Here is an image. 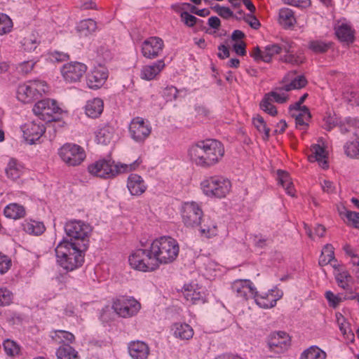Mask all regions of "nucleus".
<instances>
[{"label":"nucleus","mask_w":359,"mask_h":359,"mask_svg":"<svg viewBox=\"0 0 359 359\" xmlns=\"http://www.w3.org/2000/svg\"><path fill=\"white\" fill-rule=\"evenodd\" d=\"M177 241L170 236H162L152 241L149 248L135 250L128 257L131 267L135 270L149 272L160 264L172 262L179 254Z\"/></svg>","instance_id":"1"},{"label":"nucleus","mask_w":359,"mask_h":359,"mask_svg":"<svg viewBox=\"0 0 359 359\" xmlns=\"http://www.w3.org/2000/svg\"><path fill=\"white\" fill-rule=\"evenodd\" d=\"M224 154L223 144L216 140L199 141L189 149L192 161L202 168H210L217 163Z\"/></svg>","instance_id":"2"},{"label":"nucleus","mask_w":359,"mask_h":359,"mask_svg":"<svg viewBox=\"0 0 359 359\" xmlns=\"http://www.w3.org/2000/svg\"><path fill=\"white\" fill-rule=\"evenodd\" d=\"M86 245L72 244L67 239L61 241L55 248V255L59 265L67 271H72L81 267L84 262Z\"/></svg>","instance_id":"3"},{"label":"nucleus","mask_w":359,"mask_h":359,"mask_svg":"<svg viewBox=\"0 0 359 359\" xmlns=\"http://www.w3.org/2000/svg\"><path fill=\"white\" fill-rule=\"evenodd\" d=\"M142 163V160L138 158L134 162L114 164L111 160L101 159L90 164L88 167V172L100 178H111L121 173H126L136 170Z\"/></svg>","instance_id":"4"},{"label":"nucleus","mask_w":359,"mask_h":359,"mask_svg":"<svg viewBox=\"0 0 359 359\" xmlns=\"http://www.w3.org/2000/svg\"><path fill=\"white\" fill-rule=\"evenodd\" d=\"M201 187L205 196L222 198L230 192L231 183L224 177L215 175L204 179L201 183Z\"/></svg>","instance_id":"5"},{"label":"nucleus","mask_w":359,"mask_h":359,"mask_svg":"<svg viewBox=\"0 0 359 359\" xmlns=\"http://www.w3.org/2000/svg\"><path fill=\"white\" fill-rule=\"evenodd\" d=\"M65 231L69 242L72 244H78V246L83 244L88 247L89 237L92 231V227L88 223L81 220H70L65 225Z\"/></svg>","instance_id":"6"},{"label":"nucleus","mask_w":359,"mask_h":359,"mask_svg":"<svg viewBox=\"0 0 359 359\" xmlns=\"http://www.w3.org/2000/svg\"><path fill=\"white\" fill-rule=\"evenodd\" d=\"M59 155L62 160L69 166L80 165L86 158L85 150L81 146L67 143L59 149Z\"/></svg>","instance_id":"7"},{"label":"nucleus","mask_w":359,"mask_h":359,"mask_svg":"<svg viewBox=\"0 0 359 359\" xmlns=\"http://www.w3.org/2000/svg\"><path fill=\"white\" fill-rule=\"evenodd\" d=\"M182 222L186 226L194 227L201 224L203 212L201 205L194 202H184L181 208Z\"/></svg>","instance_id":"8"},{"label":"nucleus","mask_w":359,"mask_h":359,"mask_svg":"<svg viewBox=\"0 0 359 359\" xmlns=\"http://www.w3.org/2000/svg\"><path fill=\"white\" fill-rule=\"evenodd\" d=\"M33 111L43 121L50 122L56 120L57 116L60 114L62 109L57 105L55 100L45 99L35 104Z\"/></svg>","instance_id":"9"},{"label":"nucleus","mask_w":359,"mask_h":359,"mask_svg":"<svg viewBox=\"0 0 359 359\" xmlns=\"http://www.w3.org/2000/svg\"><path fill=\"white\" fill-rule=\"evenodd\" d=\"M151 133V127L148 121L138 116L132 119L129 125V133L134 141L142 143L149 137Z\"/></svg>","instance_id":"10"},{"label":"nucleus","mask_w":359,"mask_h":359,"mask_svg":"<svg viewBox=\"0 0 359 359\" xmlns=\"http://www.w3.org/2000/svg\"><path fill=\"white\" fill-rule=\"evenodd\" d=\"M140 307V304L133 297H121L114 301L113 304V309L116 313L123 318L135 315Z\"/></svg>","instance_id":"11"},{"label":"nucleus","mask_w":359,"mask_h":359,"mask_svg":"<svg viewBox=\"0 0 359 359\" xmlns=\"http://www.w3.org/2000/svg\"><path fill=\"white\" fill-rule=\"evenodd\" d=\"M87 70L86 65L72 62L63 65L61 73L64 79L68 83H75L79 81Z\"/></svg>","instance_id":"12"},{"label":"nucleus","mask_w":359,"mask_h":359,"mask_svg":"<svg viewBox=\"0 0 359 359\" xmlns=\"http://www.w3.org/2000/svg\"><path fill=\"white\" fill-rule=\"evenodd\" d=\"M164 47L163 41L157 36H151L144 40L142 44V53L148 59L157 57Z\"/></svg>","instance_id":"13"},{"label":"nucleus","mask_w":359,"mask_h":359,"mask_svg":"<svg viewBox=\"0 0 359 359\" xmlns=\"http://www.w3.org/2000/svg\"><path fill=\"white\" fill-rule=\"evenodd\" d=\"M290 341V337L286 332H274L269 336L268 346L270 351L276 354L282 353L289 348Z\"/></svg>","instance_id":"14"},{"label":"nucleus","mask_w":359,"mask_h":359,"mask_svg":"<svg viewBox=\"0 0 359 359\" xmlns=\"http://www.w3.org/2000/svg\"><path fill=\"white\" fill-rule=\"evenodd\" d=\"M22 130L25 140L32 144L39 140L46 129L41 121H34L25 123L22 126Z\"/></svg>","instance_id":"15"},{"label":"nucleus","mask_w":359,"mask_h":359,"mask_svg":"<svg viewBox=\"0 0 359 359\" xmlns=\"http://www.w3.org/2000/svg\"><path fill=\"white\" fill-rule=\"evenodd\" d=\"M231 288L238 297L245 300L249 298H253L257 292V289L253 285V283L248 279L236 280L233 282Z\"/></svg>","instance_id":"16"},{"label":"nucleus","mask_w":359,"mask_h":359,"mask_svg":"<svg viewBox=\"0 0 359 359\" xmlns=\"http://www.w3.org/2000/svg\"><path fill=\"white\" fill-rule=\"evenodd\" d=\"M283 294L281 290L276 288L264 294H258L257 291L253 298L259 307L269 309L276 306L277 301L282 297Z\"/></svg>","instance_id":"17"},{"label":"nucleus","mask_w":359,"mask_h":359,"mask_svg":"<svg viewBox=\"0 0 359 359\" xmlns=\"http://www.w3.org/2000/svg\"><path fill=\"white\" fill-rule=\"evenodd\" d=\"M108 77L107 69L102 66L95 67L86 77L88 86L91 89L100 88Z\"/></svg>","instance_id":"18"},{"label":"nucleus","mask_w":359,"mask_h":359,"mask_svg":"<svg viewBox=\"0 0 359 359\" xmlns=\"http://www.w3.org/2000/svg\"><path fill=\"white\" fill-rule=\"evenodd\" d=\"M165 67V64L163 60H158L151 65H144L141 68L140 76L145 81L156 79Z\"/></svg>","instance_id":"19"},{"label":"nucleus","mask_w":359,"mask_h":359,"mask_svg":"<svg viewBox=\"0 0 359 359\" xmlns=\"http://www.w3.org/2000/svg\"><path fill=\"white\" fill-rule=\"evenodd\" d=\"M282 51L280 45L273 43L266 46L263 50L259 47L254 49L252 57L255 60H262L265 62H271L272 57Z\"/></svg>","instance_id":"20"},{"label":"nucleus","mask_w":359,"mask_h":359,"mask_svg":"<svg viewBox=\"0 0 359 359\" xmlns=\"http://www.w3.org/2000/svg\"><path fill=\"white\" fill-rule=\"evenodd\" d=\"M128 348L133 359H147L150 352L149 346L142 341H131Z\"/></svg>","instance_id":"21"},{"label":"nucleus","mask_w":359,"mask_h":359,"mask_svg":"<svg viewBox=\"0 0 359 359\" xmlns=\"http://www.w3.org/2000/svg\"><path fill=\"white\" fill-rule=\"evenodd\" d=\"M127 187L133 196H140L147 189V186L141 176L131 174L128 178Z\"/></svg>","instance_id":"22"},{"label":"nucleus","mask_w":359,"mask_h":359,"mask_svg":"<svg viewBox=\"0 0 359 359\" xmlns=\"http://www.w3.org/2000/svg\"><path fill=\"white\" fill-rule=\"evenodd\" d=\"M17 97L24 103H29L37 99L29 81L18 86Z\"/></svg>","instance_id":"23"},{"label":"nucleus","mask_w":359,"mask_h":359,"mask_svg":"<svg viewBox=\"0 0 359 359\" xmlns=\"http://www.w3.org/2000/svg\"><path fill=\"white\" fill-rule=\"evenodd\" d=\"M104 109V102L100 98H93L88 100L85 106L86 114L90 118L99 117Z\"/></svg>","instance_id":"24"},{"label":"nucleus","mask_w":359,"mask_h":359,"mask_svg":"<svg viewBox=\"0 0 359 359\" xmlns=\"http://www.w3.org/2000/svg\"><path fill=\"white\" fill-rule=\"evenodd\" d=\"M183 294L186 300L193 304L205 302L204 292L201 291V288H196L194 285L185 287Z\"/></svg>","instance_id":"25"},{"label":"nucleus","mask_w":359,"mask_h":359,"mask_svg":"<svg viewBox=\"0 0 359 359\" xmlns=\"http://www.w3.org/2000/svg\"><path fill=\"white\" fill-rule=\"evenodd\" d=\"M292 117L295 119L296 128L299 130H306L311 118V114L306 106H303V111H296Z\"/></svg>","instance_id":"26"},{"label":"nucleus","mask_w":359,"mask_h":359,"mask_svg":"<svg viewBox=\"0 0 359 359\" xmlns=\"http://www.w3.org/2000/svg\"><path fill=\"white\" fill-rule=\"evenodd\" d=\"M335 34L337 38L342 42H346L348 44L354 41V31L351 29V26L346 23L336 26Z\"/></svg>","instance_id":"27"},{"label":"nucleus","mask_w":359,"mask_h":359,"mask_svg":"<svg viewBox=\"0 0 359 359\" xmlns=\"http://www.w3.org/2000/svg\"><path fill=\"white\" fill-rule=\"evenodd\" d=\"M174 336L182 340H189L193 337L194 330L187 323H177L173 325Z\"/></svg>","instance_id":"28"},{"label":"nucleus","mask_w":359,"mask_h":359,"mask_svg":"<svg viewBox=\"0 0 359 359\" xmlns=\"http://www.w3.org/2000/svg\"><path fill=\"white\" fill-rule=\"evenodd\" d=\"M278 22L285 29L292 28L296 23L294 12L287 8H281L279 11Z\"/></svg>","instance_id":"29"},{"label":"nucleus","mask_w":359,"mask_h":359,"mask_svg":"<svg viewBox=\"0 0 359 359\" xmlns=\"http://www.w3.org/2000/svg\"><path fill=\"white\" fill-rule=\"evenodd\" d=\"M114 135V128L107 124L99 128L95 133V138L98 143L107 145L110 143Z\"/></svg>","instance_id":"30"},{"label":"nucleus","mask_w":359,"mask_h":359,"mask_svg":"<svg viewBox=\"0 0 359 359\" xmlns=\"http://www.w3.org/2000/svg\"><path fill=\"white\" fill-rule=\"evenodd\" d=\"M4 215L11 219H18L25 216L26 212L24 206L18 203H10L4 210Z\"/></svg>","instance_id":"31"},{"label":"nucleus","mask_w":359,"mask_h":359,"mask_svg":"<svg viewBox=\"0 0 359 359\" xmlns=\"http://www.w3.org/2000/svg\"><path fill=\"white\" fill-rule=\"evenodd\" d=\"M51 338L55 343L62 344V345H69L75 340V337L72 332L62 330H55L51 335Z\"/></svg>","instance_id":"32"},{"label":"nucleus","mask_w":359,"mask_h":359,"mask_svg":"<svg viewBox=\"0 0 359 359\" xmlns=\"http://www.w3.org/2000/svg\"><path fill=\"white\" fill-rule=\"evenodd\" d=\"M57 359H79L78 352L70 345H61L56 350Z\"/></svg>","instance_id":"33"},{"label":"nucleus","mask_w":359,"mask_h":359,"mask_svg":"<svg viewBox=\"0 0 359 359\" xmlns=\"http://www.w3.org/2000/svg\"><path fill=\"white\" fill-rule=\"evenodd\" d=\"M22 226L23 230L29 234L40 235L45 231L43 224L34 220H25Z\"/></svg>","instance_id":"34"},{"label":"nucleus","mask_w":359,"mask_h":359,"mask_svg":"<svg viewBox=\"0 0 359 359\" xmlns=\"http://www.w3.org/2000/svg\"><path fill=\"white\" fill-rule=\"evenodd\" d=\"M22 165L15 159H11L6 168V173L12 180L18 179L22 172Z\"/></svg>","instance_id":"35"},{"label":"nucleus","mask_w":359,"mask_h":359,"mask_svg":"<svg viewBox=\"0 0 359 359\" xmlns=\"http://www.w3.org/2000/svg\"><path fill=\"white\" fill-rule=\"evenodd\" d=\"M252 123L257 130L262 133L264 141H268L270 136V128L266 126L263 117L257 114L252 118Z\"/></svg>","instance_id":"36"},{"label":"nucleus","mask_w":359,"mask_h":359,"mask_svg":"<svg viewBox=\"0 0 359 359\" xmlns=\"http://www.w3.org/2000/svg\"><path fill=\"white\" fill-rule=\"evenodd\" d=\"M311 151L312 152V156L310 158L313 157L323 168L325 169L328 168V163L326 161L327 156L325 150L323 147L319 144H315L311 147Z\"/></svg>","instance_id":"37"},{"label":"nucleus","mask_w":359,"mask_h":359,"mask_svg":"<svg viewBox=\"0 0 359 359\" xmlns=\"http://www.w3.org/2000/svg\"><path fill=\"white\" fill-rule=\"evenodd\" d=\"M332 262H337L334 259V248L332 245L327 244L322 250L319 258V264L320 266H325L328 264H332Z\"/></svg>","instance_id":"38"},{"label":"nucleus","mask_w":359,"mask_h":359,"mask_svg":"<svg viewBox=\"0 0 359 359\" xmlns=\"http://www.w3.org/2000/svg\"><path fill=\"white\" fill-rule=\"evenodd\" d=\"M96 29V22L90 18L81 20L76 27L78 32L84 36L95 32Z\"/></svg>","instance_id":"39"},{"label":"nucleus","mask_w":359,"mask_h":359,"mask_svg":"<svg viewBox=\"0 0 359 359\" xmlns=\"http://www.w3.org/2000/svg\"><path fill=\"white\" fill-rule=\"evenodd\" d=\"M326 353L318 346H312L305 350L300 359H325Z\"/></svg>","instance_id":"40"},{"label":"nucleus","mask_w":359,"mask_h":359,"mask_svg":"<svg viewBox=\"0 0 359 359\" xmlns=\"http://www.w3.org/2000/svg\"><path fill=\"white\" fill-rule=\"evenodd\" d=\"M20 43L25 51L30 52L36 48L39 44V40L37 36L34 33H29L23 38Z\"/></svg>","instance_id":"41"},{"label":"nucleus","mask_w":359,"mask_h":359,"mask_svg":"<svg viewBox=\"0 0 359 359\" xmlns=\"http://www.w3.org/2000/svg\"><path fill=\"white\" fill-rule=\"evenodd\" d=\"M4 349L8 356L15 357L20 355V347L14 341L11 339H6L3 342Z\"/></svg>","instance_id":"42"},{"label":"nucleus","mask_w":359,"mask_h":359,"mask_svg":"<svg viewBox=\"0 0 359 359\" xmlns=\"http://www.w3.org/2000/svg\"><path fill=\"white\" fill-rule=\"evenodd\" d=\"M337 285L341 288L348 290H351V285L349 282L351 280V276L349 273L346 271L338 273L335 276Z\"/></svg>","instance_id":"43"},{"label":"nucleus","mask_w":359,"mask_h":359,"mask_svg":"<svg viewBox=\"0 0 359 359\" xmlns=\"http://www.w3.org/2000/svg\"><path fill=\"white\" fill-rule=\"evenodd\" d=\"M331 43H326L320 40L310 41L309 48L316 53H326L331 47Z\"/></svg>","instance_id":"44"},{"label":"nucleus","mask_w":359,"mask_h":359,"mask_svg":"<svg viewBox=\"0 0 359 359\" xmlns=\"http://www.w3.org/2000/svg\"><path fill=\"white\" fill-rule=\"evenodd\" d=\"M345 153L351 158H359V137L344 146Z\"/></svg>","instance_id":"45"},{"label":"nucleus","mask_w":359,"mask_h":359,"mask_svg":"<svg viewBox=\"0 0 359 359\" xmlns=\"http://www.w3.org/2000/svg\"><path fill=\"white\" fill-rule=\"evenodd\" d=\"M286 92L284 89V86L282 88H278L276 91H271L269 93L266 94V95H269V97L272 99V101H275L277 103L283 104L285 103L287 99L288 96L286 94Z\"/></svg>","instance_id":"46"},{"label":"nucleus","mask_w":359,"mask_h":359,"mask_svg":"<svg viewBox=\"0 0 359 359\" xmlns=\"http://www.w3.org/2000/svg\"><path fill=\"white\" fill-rule=\"evenodd\" d=\"M272 99L269 95H264V98L260 102V108L268 113L269 114L274 116L277 114V110L275 106L271 103Z\"/></svg>","instance_id":"47"},{"label":"nucleus","mask_w":359,"mask_h":359,"mask_svg":"<svg viewBox=\"0 0 359 359\" xmlns=\"http://www.w3.org/2000/svg\"><path fill=\"white\" fill-rule=\"evenodd\" d=\"M201 225V231L202 233H206L208 237L213 236L217 234V225L210 219L203 220V224Z\"/></svg>","instance_id":"48"},{"label":"nucleus","mask_w":359,"mask_h":359,"mask_svg":"<svg viewBox=\"0 0 359 359\" xmlns=\"http://www.w3.org/2000/svg\"><path fill=\"white\" fill-rule=\"evenodd\" d=\"M13 299V294L7 287H0V306H9Z\"/></svg>","instance_id":"49"},{"label":"nucleus","mask_w":359,"mask_h":359,"mask_svg":"<svg viewBox=\"0 0 359 359\" xmlns=\"http://www.w3.org/2000/svg\"><path fill=\"white\" fill-rule=\"evenodd\" d=\"M13 27L11 19L6 14H0V35L5 34L11 32Z\"/></svg>","instance_id":"50"},{"label":"nucleus","mask_w":359,"mask_h":359,"mask_svg":"<svg viewBox=\"0 0 359 359\" xmlns=\"http://www.w3.org/2000/svg\"><path fill=\"white\" fill-rule=\"evenodd\" d=\"M307 83V80L304 76H298L294 79L290 83L285 85V91H290L292 89H300L304 87Z\"/></svg>","instance_id":"51"},{"label":"nucleus","mask_w":359,"mask_h":359,"mask_svg":"<svg viewBox=\"0 0 359 359\" xmlns=\"http://www.w3.org/2000/svg\"><path fill=\"white\" fill-rule=\"evenodd\" d=\"M33 87V90L38 98L39 96H41L43 93H45L48 90V87L44 81H41L39 80L29 81Z\"/></svg>","instance_id":"52"},{"label":"nucleus","mask_w":359,"mask_h":359,"mask_svg":"<svg viewBox=\"0 0 359 359\" xmlns=\"http://www.w3.org/2000/svg\"><path fill=\"white\" fill-rule=\"evenodd\" d=\"M304 57L302 55H296L292 53L285 54L282 57L281 60L284 62L289 63L293 65H299L304 62Z\"/></svg>","instance_id":"53"},{"label":"nucleus","mask_w":359,"mask_h":359,"mask_svg":"<svg viewBox=\"0 0 359 359\" xmlns=\"http://www.w3.org/2000/svg\"><path fill=\"white\" fill-rule=\"evenodd\" d=\"M325 297L327 299L330 306L334 308L337 307L340 302H343L341 294H334L331 291H327L325 292Z\"/></svg>","instance_id":"54"},{"label":"nucleus","mask_w":359,"mask_h":359,"mask_svg":"<svg viewBox=\"0 0 359 359\" xmlns=\"http://www.w3.org/2000/svg\"><path fill=\"white\" fill-rule=\"evenodd\" d=\"M11 265V259L8 256L0 253V274L6 273Z\"/></svg>","instance_id":"55"},{"label":"nucleus","mask_w":359,"mask_h":359,"mask_svg":"<svg viewBox=\"0 0 359 359\" xmlns=\"http://www.w3.org/2000/svg\"><path fill=\"white\" fill-rule=\"evenodd\" d=\"M213 10L222 18L229 19L233 16V13L228 7L216 5L213 7Z\"/></svg>","instance_id":"56"},{"label":"nucleus","mask_w":359,"mask_h":359,"mask_svg":"<svg viewBox=\"0 0 359 359\" xmlns=\"http://www.w3.org/2000/svg\"><path fill=\"white\" fill-rule=\"evenodd\" d=\"M180 18L182 21L188 27H194L198 20V18L194 15L189 14L187 11L181 13Z\"/></svg>","instance_id":"57"},{"label":"nucleus","mask_w":359,"mask_h":359,"mask_svg":"<svg viewBox=\"0 0 359 359\" xmlns=\"http://www.w3.org/2000/svg\"><path fill=\"white\" fill-rule=\"evenodd\" d=\"M178 90L173 86H167L163 92V95L167 101H172L177 98Z\"/></svg>","instance_id":"58"},{"label":"nucleus","mask_w":359,"mask_h":359,"mask_svg":"<svg viewBox=\"0 0 359 359\" xmlns=\"http://www.w3.org/2000/svg\"><path fill=\"white\" fill-rule=\"evenodd\" d=\"M338 124L337 118L334 115L327 114L323 118V128L327 130H330Z\"/></svg>","instance_id":"59"},{"label":"nucleus","mask_w":359,"mask_h":359,"mask_svg":"<svg viewBox=\"0 0 359 359\" xmlns=\"http://www.w3.org/2000/svg\"><path fill=\"white\" fill-rule=\"evenodd\" d=\"M346 217L355 228H359V213L357 212L347 211Z\"/></svg>","instance_id":"60"},{"label":"nucleus","mask_w":359,"mask_h":359,"mask_svg":"<svg viewBox=\"0 0 359 359\" xmlns=\"http://www.w3.org/2000/svg\"><path fill=\"white\" fill-rule=\"evenodd\" d=\"M278 183L283 187L290 184L291 182L289 174L280 170H278Z\"/></svg>","instance_id":"61"},{"label":"nucleus","mask_w":359,"mask_h":359,"mask_svg":"<svg viewBox=\"0 0 359 359\" xmlns=\"http://www.w3.org/2000/svg\"><path fill=\"white\" fill-rule=\"evenodd\" d=\"M244 20L253 29H257L260 27V22L253 15H248L244 18Z\"/></svg>","instance_id":"62"},{"label":"nucleus","mask_w":359,"mask_h":359,"mask_svg":"<svg viewBox=\"0 0 359 359\" xmlns=\"http://www.w3.org/2000/svg\"><path fill=\"white\" fill-rule=\"evenodd\" d=\"M69 59V55L67 53L59 51H55L51 54V60L55 62H63Z\"/></svg>","instance_id":"63"},{"label":"nucleus","mask_w":359,"mask_h":359,"mask_svg":"<svg viewBox=\"0 0 359 359\" xmlns=\"http://www.w3.org/2000/svg\"><path fill=\"white\" fill-rule=\"evenodd\" d=\"M339 329L342 334L345 336L346 335V337L350 339L351 341L354 340V334L353 332L349 329L348 325H346L344 323H341L339 325Z\"/></svg>","instance_id":"64"}]
</instances>
